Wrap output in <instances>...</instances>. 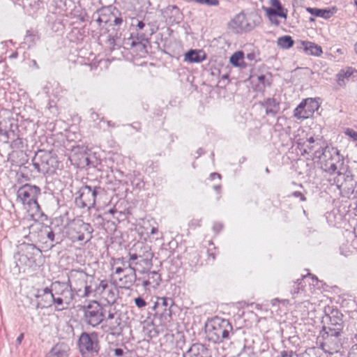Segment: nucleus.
<instances>
[{
  "instance_id": "obj_1",
  "label": "nucleus",
  "mask_w": 357,
  "mask_h": 357,
  "mask_svg": "<svg viewBox=\"0 0 357 357\" xmlns=\"http://www.w3.org/2000/svg\"><path fill=\"white\" fill-rule=\"evenodd\" d=\"M111 277L114 282L122 288H129L135 282L136 273L134 268L131 272L125 273L128 265L123 257L112 258L110 261ZM130 268V265H128Z\"/></svg>"
},
{
  "instance_id": "obj_2",
  "label": "nucleus",
  "mask_w": 357,
  "mask_h": 357,
  "mask_svg": "<svg viewBox=\"0 0 357 357\" xmlns=\"http://www.w3.org/2000/svg\"><path fill=\"white\" fill-rule=\"evenodd\" d=\"M232 331L233 327L228 320L217 317L210 319L206 325V337L213 343H220L229 339Z\"/></svg>"
},
{
  "instance_id": "obj_3",
  "label": "nucleus",
  "mask_w": 357,
  "mask_h": 357,
  "mask_svg": "<svg viewBox=\"0 0 357 357\" xmlns=\"http://www.w3.org/2000/svg\"><path fill=\"white\" fill-rule=\"evenodd\" d=\"M40 194V189L38 187L29 184L20 187L17 190V200L23 204L31 218H34V215L40 211V205L37 201Z\"/></svg>"
},
{
  "instance_id": "obj_4",
  "label": "nucleus",
  "mask_w": 357,
  "mask_h": 357,
  "mask_svg": "<svg viewBox=\"0 0 357 357\" xmlns=\"http://www.w3.org/2000/svg\"><path fill=\"white\" fill-rule=\"evenodd\" d=\"M153 253L151 248L142 242H137L129 252V260L136 261L135 265L140 267V272L145 273L152 267Z\"/></svg>"
},
{
  "instance_id": "obj_5",
  "label": "nucleus",
  "mask_w": 357,
  "mask_h": 357,
  "mask_svg": "<svg viewBox=\"0 0 357 357\" xmlns=\"http://www.w3.org/2000/svg\"><path fill=\"white\" fill-rule=\"evenodd\" d=\"M77 281L75 280V288L78 292L82 291V284H83L84 296H89L93 292L102 293L108 287V282L106 280H102L97 284L94 278L89 277L83 272H77Z\"/></svg>"
},
{
  "instance_id": "obj_6",
  "label": "nucleus",
  "mask_w": 357,
  "mask_h": 357,
  "mask_svg": "<svg viewBox=\"0 0 357 357\" xmlns=\"http://www.w3.org/2000/svg\"><path fill=\"white\" fill-rule=\"evenodd\" d=\"M296 144L297 148L303 155H308L314 157L322 150L321 140L314 138V135L305 131H302V135H299Z\"/></svg>"
},
{
  "instance_id": "obj_7",
  "label": "nucleus",
  "mask_w": 357,
  "mask_h": 357,
  "mask_svg": "<svg viewBox=\"0 0 357 357\" xmlns=\"http://www.w3.org/2000/svg\"><path fill=\"white\" fill-rule=\"evenodd\" d=\"M78 346L84 357H93L98 355L100 345L97 334L82 333L79 338Z\"/></svg>"
},
{
  "instance_id": "obj_8",
  "label": "nucleus",
  "mask_w": 357,
  "mask_h": 357,
  "mask_svg": "<svg viewBox=\"0 0 357 357\" xmlns=\"http://www.w3.org/2000/svg\"><path fill=\"white\" fill-rule=\"evenodd\" d=\"M320 107L319 98H307L303 99L294 109V116L298 120L312 118L314 112Z\"/></svg>"
},
{
  "instance_id": "obj_9",
  "label": "nucleus",
  "mask_w": 357,
  "mask_h": 357,
  "mask_svg": "<svg viewBox=\"0 0 357 357\" xmlns=\"http://www.w3.org/2000/svg\"><path fill=\"white\" fill-rule=\"evenodd\" d=\"M84 317L88 324L96 327L104 321V308L98 302L90 301L84 308Z\"/></svg>"
},
{
  "instance_id": "obj_10",
  "label": "nucleus",
  "mask_w": 357,
  "mask_h": 357,
  "mask_svg": "<svg viewBox=\"0 0 357 357\" xmlns=\"http://www.w3.org/2000/svg\"><path fill=\"white\" fill-rule=\"evenodd\" d=\"M91 232L89 224L76 220L69 225L67 234L73 241H88L91 237Z\"/></svg>"
},
{
  "instance_id": "obj_11",
  "label": "nucleus",
  "mask_w": 357,
  "mask_h": 357,
  "mask_svg": "<svg viewBox=\"0 0 357 357\" xmlns=\"http://www.w3.org/2000/svg\"><path fill=\"white\" fill-rule=\"evenodd\" d=\"M269 3L270 7H263L265 15L271 24L278 26L280 22L277 17L286 20L288 17V10L283 7L280 0H269Z\"/></svg>"
},
{
  "instance_id": "obj_12",
  "label": "nucleus",
  "mask_w": 357,
  "mask_h": 357,
  "mask_svg": "<svg viewBox=\"0 0 357 357\" xmlns=\"http://www.w3.org/2000/svg\"><path fill=\"white\" fill-rule=\"evenodd\" d=\"M36 165L46 173L54 172L57 167L56 158L51 152L40 151L36 155Z\"/></svg>"
},
{
  "instance_id": "obj_13",
  "label": "nucleus",
  "mask_w": 357,
  "mask_h": 357,
  "mask_svg": "<svg viewBox=\"0 0 357 357\" xmlns=\"http://www.w3.org/2000/svg\"><path fill=\"white\" fill-rule=\"evenodd\" d=\"M343 314L339 311L332 312L330 317L328 325L327 333L328 335L333 337H339L342 332L344 328Z\"/></svg>"
},
{
  "instance_id": "obj_14",
  "label": "nucleus",
  "mask_w": 357,
  "mask_h": 357,
  "mask_svg": "<svg viewBox=\"0 0 357 357\" xmlns=\"http://www.w3.org/2000/svg\"><path fill=\"white\" fill-rule=\"evenodd\" d=\"M73 300V294L68 287H65L59 294L54 296V304L58 310H62L68 307Z\"/></svg>"
},
{
  "instance_id": "obj_15",
  "label": "nucleus",
  "mask_w": 357,
  "mask_h": 357,
  "mask_svg": "<svg viewBox=\"0 0 357 357\" xmlns=\"http://www.w3.org/2000/svg\"><path fill=\"white\" fill-rule=\"evenodd\" d=\"M37 307L46 308L52 305L54 303V295L52 293L51 290L47 287L38 290L36 295Z\"/></svg>"
},
{
  "instance_id": "obj_16",
  "label": "nucleus",
  "mask_w": 357,
  "mask_h": 357,
  "mask_svg": "<svg viewBox=\"0 0 357 357\" xmlns=\"http://www.w3.org/2000/svg\"><path fill=\"white\" fill-rule=\"evenodd\" d=\"M96 191L89 185H85L81 189L79 200L82 207L90 208L95 204Z\"/></svg>"
},
{
  "instance_id": "obj_17",
  "label": "nucleus",
  "mask_w": 357,
  "mask_h": 357,
  "mask_svg": "<svg viewBox=\"0 0 357 357\" xmlns=\"http://www.w3.org/2000/svg\"><path fill=\"white\" fill-rule=\"evenodd\" d=\"M161 281L160 275L156 271L146 273L142 278V285L146 290L155 289Z\"/></svg>"
},
{
  "instance_id": "obj_18",
  "label": "nucleus",
  "mask_w": 357,
  "mask_h": 357,
  "mask_svg": "<svg viewBox=\"0 0 357 357\" xmlns=\"http://www.w3.org/2000/svg\"><path fill=\"white\" fill-rule=\"evenodd\" d=\"M306 11L314 17H320L325 20H328L332 17L337 13V8L335 6L325 9L307 7L306 8Z\"/></svg>"
},
{
  "instance_id": "obj_19",
  "label": "nucleus",
  "mask_w": 357,
  "mask_h": 357,
  "mask_svg": "<svg viewBox=\"0 0 357 357\" xmlns=\"http://www.w3.org/2000/svg\"><path fill=\"white\" fill-rule=\"evenodd\" d=\"M206 59L202 50H190L184 54V61L189 63H200Z\"/></svg>"
},
{
  "instance_id": "obj_20",
  "label": "nucleus",
  "mask_w": 357,
  "mask_h": 357,
  "mask_svg": "<svg viewBox=\"0 0 357 357\" xmlns=\"http://www.w3.org/2000/svg\"><path fill=\"white\" fill-rule=\"evenodd\" d=\"M232 24L236 32L247 31L252 29V26L247 22L246 15L243 13L236 15L232 21Z\"/></svg>"
},
{
  "instance_id": "obj_21",
  "label": "nucleus",
  "mask_w": 357,
  "mask_h": 357,
  "mask_svg": "<svg viewBox=\"0 0 357 357\" xmlns=\"http://www.w3.org/2000/svg\"><path fill=\"white\" fill-rule=\"evenodd\" d=\"M104 321L105 322L102 327L105 331L109 332L112 334L116 332L120 325V321L118 317H114L113 314H109L108 317L106 319H104Z\"/></svg>"
},
{
  "instance_id": "obj_22",
  "label": "nucleus",
  "mask_w": 357,
  "mask_h": 357,
  "mask_svg": "<svg viewBox=\"0 0 357 357\" xmlns=\"http://www.w3.org/2000/svg\"><path fill=\"white\" fill-rule=\"evenodd\" d=\"M301 44L304 51L310 55L320 56L323 54L321 47L313 42L302 40Z\"/></svg>"
},
{
  "instance_id": "obj_23",
  "label": "nucleus",
  "mask_w": 357,
  "mask_h": 357,
  "mask_svg": "<svg viewBox=\"0 0 357 357\" xmlns=\"http://www.w3.org/2000/svg\"><path fill=\"white\" fill-rule=\"evenodd\" d=\"M263 106L265 107L266 113L267 114H276L280 110V104L274 98H268L264 103Z\"/></svg>"
},
{
  "instance_id": "obj_24",
  "label": "nucleus",
  "mask_w": 357,
  "mask_h": 357,
  "mask_svg": "<svg viewBox=\"0 0 357 357\" xmlns=\"http://www.w3.org/2000/svg\"><path fill=\"white\" fill-rule=\"evenodd\" d=\"M230 63L235 67L245 68L244 53L242 51L235 52L229 58Z\"/></svg>"
},
{
  "instance_id": "obj_25",
  "label": "nucleus",
  "mask_w": 357,
  "mask_h": 357,
  "mask_svg": "<svg viewBox=\"0 0 357 357\" xmlns=\"http://www.w3.org/2000/svg\"><path fill=\"white\" fill-rule=\"evenodd\" d=\"M352 75L351 68L341 70L336 76V81L338 86L342 87L346 85L349 78Z\"/></svg>"
},
{
  "instance_id": "obj_26",
  "label": "nucleus",
  "mask_w": 357,
  "mask_h": 357,
  "mask_svg": "<svg viewBox=\"0 0 357 357\" xmlns=\"http://www.w3.org/2000/svg\"><path fill=\"white\" fill-rule=\"evenodd\" d=\"M294 41L290 36L279 37L277 40V45L279 47L287 50L293 47Z\"/></svg>"
},
{
  "instance_id": "obj_27",
  "label": "nucleus",
  "mask_w": 357,
  "mask_h": 357,
  "mask_svg": "<svg viewBox=\"0 0 357 357\" xmlns=\"http://www.w3.org/2000/svg\"><path fill=\"white\" fill-rule=\"evenodd\" d=\"M169 300L172 301V305H173L174 302L172 299L167 297H158L157 301L154 304L153 310H155L161 307H162V310L165 312L167 310V307L169 306Z\"/></svg>"
},
{
  "instance_id": "obj_28",
  "label": "nucleus",
  "mask_w": 357,
  "mask_h": 357,
  "mask_svg": "<svg viewBox=\"0 0 357 357\" xmlns=\"http://www.w3.org/2000/svg\"><path fill=\"white\" fill-rule=\"evenodd\" d=\"M50 357H67V356L64 352H59L56 348H54L50 351Z\"/></svg>"
},
{
  "instance_id": "obj_29",
  "label": "nucleus",
  "mask_w": 357,
  "mask_h": 357,
  "mask_svg": "<svg viewBox=\"0 0 357 357\" xmlns=\"http://www.w3.org/2000/svg\"><path fill=\"white\" fill-rule=\"evenodd\" d=\"M135 305L139 307L142 308L146 305V301L141 297H137L135 299Z\"/></svg>"
},
{
  "instance_id": "obj_30",
  "label": "nucleus",
  "mask_w": 357,
  "mask_h": 357,
  "mask_svg": "<svg viewBox=\"0 0 357 357\" xmlns=\"http://www.w3.org/2000/svg\"><path fill=\"white\" fill-rule=\"evenodd\" d=\"M169 9L171 10L172 13H174L175 15H179L181 19L182 18L181 17L183 15L182 12L181 11V10L179 9V8L177 6H175V5L171 6L169 7Z\"/></svg>"
},
{
  "instance_id": "obj_31",
  "label": "nucleus",
  "mask_w": 357,
  "mask_h": 357,
  "mask_svg": "<svg viewBox=\"0 0 357 357\" xmlns=\"http://www.w3.org/2000/svg\"><path fill=\"white\" fill-rule=\"evenodd\" d=\"M345 134L351 137L353 139L357 141V132L354 130L347 128L345 131Z\"/></svg>"
},
{
  "instance_id": "obj_32",
  "label": "nucleus",
  "mask_w": 357,
  "mask_h": 357,
  "mask_svg": "<svg viewBox=\"0 0 357 357\" xmlns=\"http://www.w3.org/2000/svg\"><path fill=\"white\" fill-rule=\"evenodd\" d=\"M189 357H210L208 356L206 350L202 351V352L190 353Z\"/></svg>"
},
{
  "instance_id": "obj_33",
  "label": "nucleus",
  "mask_w": 357,
  "mask_h": 357,
  "mask_svg": "<svg viewBox=\"0 0 357 357\" xmlns=\"http://www.w3.org/2000/svg\"><path fill=\"white\" fill-rule=\"evenodd\" d=\"M349 357H357V344L351 347L349 352Z\"/></svg>"
},
{
  "instance_id": "obj_34",
  "label": "nucleus",
  "mask_w": 357,
  "mask_h": 357,
  "mask_svg": "<svg viewBox=\"0 0 357 357\" xmlns=\"http://www.w3.org/2000/svg\"><path fill=\"white\" fill-rule=\"evenodd\" d=\"M257 79H258L259 82L260 84H261L262 88H264L265 87V79H266L265 75H259L257 77Z\"/></svg>"
},
{
  "instance_id": "obj_35",
  "label": "nucleus",
  "mask_w": 357,
  "mask_h": 357,
  "mask_svg": "<svg viewBox=\"0 0 357 357\" xmlns=\"http://www.w3.org/2000/svg\"><path fill=\"white\" fill-rule=\"evenodd\" d=\"M246 57L248 60L253 61L255 59L256 55L255 52H250L247 54Z\"/></svg>"
},
{
  "instance_id": "obj_36",
  "label": "nucleus",
  "mask_w": 357,
  "mask_h": 357,
  "mask_svg": "<svg viewBox=\"0 0 357 357\" xmlns=\"http://www.w3.org/2000/svg\"><path fill=\"white\" fill-rule=\"evenodd\" d=\"M123 352L121 349H116L114 350V354L117 356H121L123 355Z\"/></svg>"
},
{
  "instance_id": "obj_37",
  "label": "nucleus",
  "mask_w": 357,
  "mask_h": 357,
  "mask_svg": "<svg viewBox=\"0 0 357 357\" xmlns=\"http://www.w3.org/2000/svg\"><path fill=\"white\" fill-rule=\"evenodd\" d=\"M144 26H145V24L142 21H139L137 22V26L139 30L143 29Z\"/></svg>"
},
{
  "instance_id": "obj_38",
  "label": "nucleus",
  "mask_w": 357,
  "mask_h": 357,
  "mask_svg": "<svg viewBox=\"0 0 357 357\" xmlns=\"http://www.w3.org/2000/svg\"><path fill=\"white\" fill-rule=\"evenodd\" d=\"M23 338H24V334L21 333L18 336V337L17 338V340H16L18 344H20L22 343V341Z\"/></svg>"
},
{
  "instance_id": "obj_39",
  "label": "nucleus",
  "mask_w": 357,
  "mask_h": 357,
  "mask_svg": "<svg viewBox=\"0 0 357 357\" xmlns=\"http://www.w3.org/2000/svg\"><path fill=\"white\" fill-rule=\"evenodd\" d=\"M158 232V229L157 227H153L151 228V234H155Z\"/></svg>"
},
{
  "instance_id": "obj_40",
  "label": "nucleus",
  "mask_w": 357,
  "mask_h": 357,
  "mask_svg": "<svg viewBox=\"0 0 357 357\" xmlns=\"http://www.w3.org/2000/svg\"><path fill=\"white\" fill-rule=\"evenodd\" d=\"M211 178H215V177H217L218 179H220V175L216 173L211 174Z\"/></svg>"
},
{
  "instance_id": "obj_41",
  "label": "nucleus",
  "mask_w": 357,
  "mask_h": 357,
  "mask_svg": "<svg viewBox=\"0 0 357 357\" xmlns=\"http://www.w3.org/2000/svg\"><path fill=\"white\" fill-rule=\"evenodd\" d=\"M47 236H48V238H49L51 241H53V240H54V235L53 232H52V231H51V232H49V233H48Z\"/></svg>"
},
{
  "instance_id": "obj_42",
  "label": "nucleus",
  "mask_w": 357,
  "mask_h": 357,
  "mask_svg": "<svg viewBox=\"0 0 357 357\" xmlns=\"http://www.w3.org/2000/svg\"><path fill=\"white\" fill-rule=\"evenodd\" d=\"M331 169L335 171L336 169V167L335 165H331Z\"/></svg>"
},
{
  "instance_id": "obj_43",
  "label": "nucleus",
  "mask_w": 357,
  "mask_h": 357,
  "mask_svg": "<svg viewBox=\"0 0 357 357\" xmlns=\"http://www.w3.org/2000/svg\"><path fill=\"white\" fill-rule=\"evenodd\" d=\"M168 311H169L168 315L169 317H172V310L170 309V307L168 309Z\"/></svg>"
},
{
  "instance_id": "obj_44",
  "label": "nucleus",
  "mask_w": 357,
  "mask_h": 357,
  "mask_svg": "<svg viewBox=\"0 0 357 357\" xmlns=\"http://www.w3.org/2000/svg\"><path fill=\"white\" fill-rule=\"evenodd\" d=\"M214 188L219 192L220 189V187L219 185H216V186L214 187Z\"/></svg>"
},
{
  "instance_id": "obj_45",
  "label": "nucleus",
  "mask_w": 357,
  "mask_h": 357,
  "mask_svg": "<svg viewBox=\"0 0 357 357\" xmlns=\"http://www.w3.org/2000/svg\"><path fill=\"white\" fill-rule=\"evenodd\" d=\"M137 45L139 47H142V48H144V45L141 43H138Z\"/></svg>"
},
{
  "instance_id": "obj_46",
  "label": "nucleus",
  "mask_w": 357,
  "mask_h": 357,
  "mask_svg": "<svg viewBox=\"0 0 357 357\" xmlns=\"http://www.w3.org/2000/svg\"><path fill=\"white\" fill-rule=\"evenodd\" d=\"M116 22H121V20H117V19H116Z\"/></svg>"
},
{
  "instance_id": "obj_47",
  "label": "nucleus",
  "mask_w": 357,
  "mask_h": 357,
  "mask_svg": "<svg viewBox=\"0 0 357 357\" xmlns=\"http://www.w3.org/2000/svg\"><path fill=\"white\" fill-rule=\"evenodd\" d=\"M116 22H121V20H117V19H116Z\"/></svg>"
}]
</instances>
